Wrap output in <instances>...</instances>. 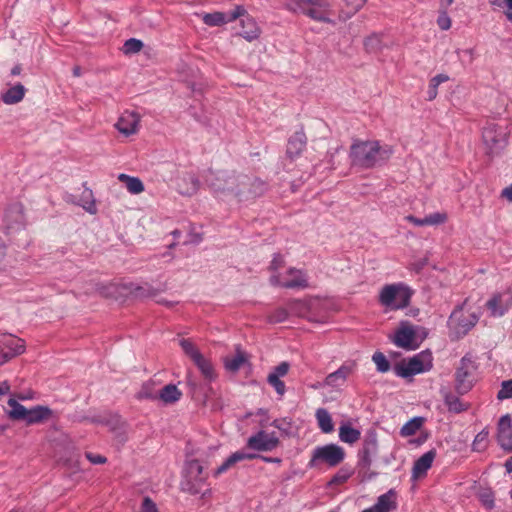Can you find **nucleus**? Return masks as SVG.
Listing matches in <instances>:
<instances>
[{
	"label": "nucleus",
	"instance_id": "obj_1",
	"mask_svg": "<svg viewBox=\"0 0 512 512\" xmlns=\"http://www.w3.org/2000/svg\"><path fill=\"white\" fill-rule=\"evenodd\" d=\"M394 153L390 145H381L377 140H357L350 147L351 163L362 168H373L386 162Z\"/></svg>",
	"mask_w": 512,
	"mask_h": 512
},
{
	"label": "nucleus",
	"instance_id": "obj_2",
	"mask_svg": "<svg viewBox=\"0 0 512 512\" xmlns=\"http://www.w3.org/2000/svg\"><path fill=\"white\" fill-rule=\"evenodd\" d=\"M206 182L214 194L221 199L235 197L239 201L247 200L246 188L249 184V176L235 173L210 171Z\"/></svg>",
	"mask_w": 512,
	"mask_h": 512
},
{
	"label": "nucleus",
	"instance_id": "obj_3",
	"mask_svg": "<svg viewBox=\"0 0 512 512\" xmlns=\"http://www.w3.org/2000/svg\"><path fill=\"white\" fill-rule=\"evenodd\" d=\"M286 7L295 13H302L312 20L331 23L332 5L329 0H288Z\"/></svg>",
	"mask_w": 512,
	"mask_h": 512
},
{
	"label": "nucleus",
	"instance_id": "obj_4",
	"mask_svg": "<svg viewBox=\"0 0 512 512\" xmlns=\"http://www.w3.org/2000/svg\"><path fill=\"white\" fill-rule=\"evenodd\" d=\"M412 296V292L403 283L387 284L379 293V303L387 310H399L406 308Z\"/></svg>",
	"mask_w": 512,
	"mask_h": 512
},
{
	"label": "nucleus",
	"instance_id": "obj_5",
	"mask_svg": "<svg viewBox=\"0 0 512 512\" xmlns=\"http://www.w3.org/2000/svg\"><path fill=\"white\" fill-rule=\"evenodd\" d=\"M207 479L208 474L203 472V466L198 460H187L183 469L181 489L191 495H196L207 484Z\"/></svg>",
	"mask_w": 512,
	"mask_h": 512
},
{
	"label": "nucleus",
	"instance_id": "obj_6",
	"mask_svg": "<svg viewBox=\"0 0 512 512\" xmlns=\"http://www.w3.org/2000/svg\"><path fill=\"white\" fill-rule=\"evenodd\" d=\"M345 456L346 452L344 448L337 444L330 443L323 446H317L312 451L308 467L314 468L320 464H326L329 467H336L344 461Z\"/></svg>",
	"mask_w": 512,
	"mask_h": 512
},
{
	"label": "nucleus",
	"instance_id": "obj_7",
	"mask_svg": "<svg viewBox=\"0 0 512 512\" xmlns=\"http://www.w3.org/2000/svg\"><path fill=\"white\" fill-rule=\"evenodd\" d=\"M432 368L431 353L421 352L410 358L408 361L398 363L395 368V374L402 378H409L416 374L424 373Z\"/></svg>",
	"mask_w": 512,
	"mask_h": 512
},
{
	"label": "nucleus",
	"instance_id": "obj_8",
	"mask_svg": "<svg viewBox=\"0 0 512 512\" xmlns=\"http://www.w3.org/2000/svg\"><path fill=\"white\" fill-rule=\"evenodd\" d=\"M477 365L473 358L465 355L456 367V389L459 393H467L474 385Z\"/></svg>",
	"mask_w": 512,
	"mask_h": 512
},
{
	"label": "nucleus",
	"instance_id": "obj_9",
	"mask_svg": "<svg viewBox=\"0 0 512 512\" xmlns=\"http://www.w3.org/2000/svg\"><path fill=\"white\" fill-rule=\"evenodd\" d=\"M270 283L275 286L291 289H304L308 287V281L305 273L302 270L295 268L288 269L284 274H272L270 277Z\"/></svg>",
	"mask_w": 512,
	"mask_h": 512
},
{
	"label": "nucleus",
	"instance_id": "obj_10",
	"mask_svg": "<svg viewBox=\"0 0 512 512\" xmlns=\"http://www.w3.org/2000/svg\"><path fill=\"white\" fill-rule=\"evenodd\" d=\"M392 341L397 347L405 350H415L419 347L421 339H418L416 327L409 322H401Z\"/></svg>",
	"mask_w": 512,
	"mask_h": 512
},
{
	"label": "nucleus",
	"instance_id": "obj_11",
	"mask_svg": "<svg viewBox=\"0 0 512 512\" xmlns=\"http://www.w3.org/2000/svg\"><path fill=\"white\" fill-rule=\"evenodd\" d=\"M475 313L465 312L462 307L456 308L450 316V324L457 336L467 334L478 322Z\"/></svg>",
	"mask_w": 512,
	"mask_h": 512
},
{
	"label": "nucleus",
	"instance_id": "obj_12",
	"mask_svg": "<svg viewBox=\"0 0 512 512\" xmlns=\"http://www.w3.org/2000/svg\"><path fill=\"white\" fill-rule=\"evenodd\" d=\"M279 444V438L275 432L260 430L247 440V447L256 451H272Z\"/></svg>",
	"mask_w": 512,
	"mask_h": 512
},
{
	"label": "nucleus",
	"instance_id": "obj_13",
	"mask_svg": "<svg viewBox=\"0 0 512 512\" xmlns=\"http://www.w3.org/2000/svg\"><path fill=\"white\" fill-rule=\"evenodd\" d=\"M24 341L15 336H6L0 345V366L24 352Z\"/></svg>",
	"mask_w": 512,
	"mask_h": 512
},
{
	"label": "nucleus",
	"instance_id": "obj_14",
	"mask_svg": "<svg viewBox=\"0 0 512 512\" xmlns=\"http://www.w3.org/2000/svg\"><path fill=\"white\" fill-rule=\"evenodd\" d=\"M140 115L134 111H125L115 124L116 129L125 136L136 134L140 126Z\"/></svg>",
	"mask_w": 512,
	"mask_h": 512
},
{
	"label": "nucleus",
	"instance_id": "obj_15",
	"mask_svg": "<svg viewBox=\"0 0 512 512\" xmlns=\"http://www.w3.org/2000/svg\"><path fill=\"white\" fill-rule=\"evenodd\" d=\"M245 9L243 6H236L235 9L230 13L229 16H227L223 12H213V13H206L202 16V21L204 24L214 27V26H221L228 22L235 21L240 16H244Z\"/></svg>",
	"mask_w": 512,
	"mask_h": 512
},
{
	"label": "nucleus",
	"instance_id": "obj_16",
	"mask_svg": "<svg viewBox=\"0 0 512 512\" xmlns=\"http://www.w3.org/2000/svg\"><path fill=\"white\" fill-rule=\"evenodd\" d=\"M377 449L378 440L376 433H368L365 436L362 448L359 451V465L363 468H369L372 463V455L377 452Z\"/></svg>",
	"mask_w": 512,
	"mask_h": 512
},
{
	"label": "nucleus",
	"instance_id": "obj_17",
	"mask_svg": "<svg viewBox=\"0 0 512 512\" xmlns=\"http://www.w3.org/2000/svg\"><path fill=\"white\" fill-rule=\"evenodd\" d=\"M436 457L434 449L427 451L419 457L412 468V479L417 480L426 476L427 471L431 468L432 463Z\"/></svg>",
	"mask_w": 512,
	"mask_h": 512
},
{
	"label": "nucleus",
	"instance_id": "obj_18",
	"mask_svg": "<svg viewBox=\"0 0 512 512\" xmlns=\"http://www.w3.org/2000/svg\"><path fill=\"white\" fill-rule=\"evenodd\" d=\"M503 132L495 124H487L482 132V138L489 149L488 153H494V149L503 140Z\"/></svg>",
	"mask_w": 512,
	"mask_h": 512
},
{
	"label": "nucleus",
	"instance_id": "obj_19",
	"mask_svg": "<svg viewBox=\"0 0 512 512\" xmlns=\"http://www.w3.org/2000/svg\"><path fill=\"white\" fill-rule=\"evenodd\" d=\"M498 443L503 449L511 448L512 444V427L511 420L508 415L501 417L498 423Z\"/></svg>",
	"mask_w": 512,
	"mask_h": 512
},
{
	"label": "nucleus",
	"instance_id": "obj_20",
	"mask_svg": "<svg viewBox=\"0 0 512 512\" xmlns=\"http://www.w3.org/2000/svg\"><path fill=\"white\" fill-rule=\"evenodd\" d=\"M240 24L242 27L241 32L239 33L247 41H253L257 39L260 35V29L256 23V21L247 14L245 11L244 16H240Z\"/></svg>",
	"mask_w": 512,
	"mask_h": 512
},
{
	"label": "nucleus",
	"instance_id": "obj_21",
	"mask_svg": "<svg viewBox=\"0 0 512 512\" xmlns=\"http://www.w3.org/2000/svg\"><path fill=\"white\" fill-rule=\"evenodd\" d=\"M396 508V494L392 490L380 495L376 503L370 507L373 512H391Z\"/></svg>",
	"mask_w": 512,
	"mask_h": 512
},
{
	"label": "nucleus",
	"instance_id": "obj_22",
	"mask_svg": "<svg viewBox=\"0 0 512 512\" xmlns=\"http://www.w3.org/2000/svg\"><path fill=\"white\" fill-rule=\"evenodd\" d=\"M255 454H248L242 451H236L230 455L213 473L214 477H219L221 474L227 472L233 465L239 461L251 460L256 458Z\"/></svg>",
	"mask_w": 512,
	"mask_h": 512
},
{
	"label": "nucleus",
	"instance_id": "obj_23",
	"mask_svg": "<svg viewBox=\"0 0 512 512\" xmlns=\"http://www.w3.org/2000/svg\"><path fill=\"white\" fill-rule=\"evenodd\" d=\"M306 146V136L303 132H295L288 141L287 155L293 159L298 157Z\"/></svg>",
	"mask_w": 512,
	"mask_h": 512
},
{
	"label": "nucleus",
	"instance_id": "obj_24",
	"mask_svg": "<svg viewBox=\"0 0 512 512\" xmlns=\"http://www.w3.org/2000/svg\"><path fill=\"white\" fill-rule=\"evenodd\" d=\"M52 411L46 406H35L28 409L25 422L27 425L38 424L50 418Z\"/></svg>",
	"mask_w": 512,
	"mask_h": 512
},
{
	"label": "nucleus",
	"instance_id": "obj_25",
	"mask_svg": "<svg viewBox=\"0 0 512 512\" xmlns=\"http://www.w3.org/2000/svg\"><path fill=\"white\" fill-rule=\"evenodd\" d=\"M26 89L22 84H16L2 94L1 100L7 105L21 102L25 96Z\"/></svg>",
	"mask_w": 512,
	"mask_h": 512
},
{
	"label": "nucleus",
	"instance_id": "obj_26",
	"mask_svg": "<svg viewBox=\"0 0 512 512\" xmlns=\"http://www.w3.org/2000/svg\"><path fill=\"white\" fill-rule=\"evenodd\" d=\"M223 361L224 366L228 371L236 372L247 361L246 353L237 347L236 353L234 355L224 357Z\"/></svg>",
	"mask_w": 512,
	"mask_h": 512
},
{
	"label": "nucleus",
	"instance_id": "obj_27",
	"mask_svg": "<svg viewBox=\"0 0 512 512\" xmlns=\"http://www.w3.org/2000/svg\"><path fill=\"white\" fill-rule=\"evenodd\" d=\"M503 296V294L497 293L486 303L487 308L494 317L503 316L509 308V304L503 300Z\"/></svg>",
	"mask_w": 512,
	"mask_h": 512
},
{
	"label": "nucleus",
	"instance_id": "obj_28",
	"mask_svg": "<svg viewBox=\"0 0 512 512\" xmlns=\"http://www.w3.org/2000/svg\"><path fill=\"white\" fill-rule=\"evenodd\" d=\"M351 373V368L348 366H341L337 371L330 373L326 379L325 384L331 387H340L342 386L347 377Z\"/></svg>",
	"mask_w": 512,
	"mask_h": 512
},
{
	"label": "nucleus",
	"instance_id": "obj_29",
	"mask_svg": "<svg viewBox=\"0 0 512 512\" xmlns=\"http://www.w3.org/2000/svg\"><path fill=\"white\" fill-rule=\"evenodd\" d=\"M181 396V391L174 384H168L164 386L159 393L157 392V399H160L165 404L175 403Z\"/></svg>",
	"mask_w": 512,
	"mask_h": 512
},
{
	"label": "nucleus",
	"instance_id": "obj_30",
	"mask_svg": "<svg viewBox=\"0 0 512 512\" xmlns=\"http://www.w3.org/2000/svg\"><path fill=\"white\" fill-rule=\"evenodd\" d=\"M118 180L125 184L126 189L131 194H140L145 189L143 182L138 177L121 173L118 175Z\"/></svg>",
	"mask_w": 512,
	"mask_h": 512
},
{
	"label": "nucleus",
	"instance_id": "obj_31",
	"mask_svg": "<svg viewBox=\"0 0 512 512\" xmlns=\"http://www.w3.org/2000/svg\"><path fill=\"white\" fill-rule=\"evenodd\" d=\"M193 362L206 380L212 381L216 378L214 366L211 361L205 358L202 354L193 360Z\"/></svg>",
	"mask_w": 512,
	"mask_h": 512
},
{
	"label": "nucleus",
	"instance_id": "obj_32",
	"mask_svg": "<svg viewBox=\"0 0 512 512\" xmlns=\"http://www.w3.org/2000/svg\"><path fill=\"white\" fill-rule=\"evenodd\" d=\"M361 438V432L350 424H342L339 427V439L347 444H354Z\"/></svg>",
	"mask_w": 512,
	"mask_h": 512
},
{
	"label": "nucleus",
	"instance_id": "obj_33",
	"mask_svg": "<svg viewBox=\"0 0 512 512\" xmlns=\"http://www.w3.org/2000/svg\"><path fill=\"white\" fill-rule=\"evenodd\" d=\"M315 417L318 423L319 428L323 433H331L334 430V425L332 422L331 415L324 408H319L316 410Z\"/></svg>",
	"mask_w": 512,
	"mask_h": 512
},
{
	"label": "nucleus",
	"instance_id": "obj_34",
	"mask_svg": "<svg viewBox=\"0 0 512 512\" xmlns=\"http://www.w3.org/2000/svg\"><path fill=\"white\" fill-rule=\"evenodd\" d=\"M424 423L423 417H414L411 420H409L407 423H405L401 430L400 434L402 437H409L413 436L417 433V431L422 427Z\"/></svg>",
	"mask_w": 512,
	"mask_h": 512
},
{
	"label": "nucleus",
	"instance_id": "obj_35",
	"mask_svg": "<svg viewBox=\"0 0 512 512\" xmlns=\"http://www.w3.org/2000/svg\"><path fill=\"white\" fill-rule=\"evenodd\" d=\"M266 190V184L258 179V178H251L249 177V184L246 188L247 193V200L255 198L257 196L262 195Z\"/></svg>",
	"mask_w": 512,
	"mask_h": 512
},
{
	"label": "nucleus",
	"instance_id": "obj_36",
	"mask_svg": "<svg viewBox=\"0 0 512 512\" xmlns=\"http://www.w3.org/2000/svg\"><path fill=\"white\" fill-rule=\"evenodd\" d=\"M8 405L11 408L10 411L8 412V415H9V417L11 419H13V420H24L25 421V418H26V415H27V411H28L27 408H25L23 405L18 403L13 398H10L8 400Z\"/></svg>",
	"mask_w": 512,
	"mask_h": 512
},
{
	"label": "nucleus",
	"instance_id": "obj_37",
	"mask_svg": "<svg viewBox=\"0 0 512 512\" xmlns=\"http://www.w3.org/2000/svg\"><path fill=\"white\" fill-rule=\"evenodd\" d=\"M449 80V76L446 75V74H438L436 76H434L430 82H429V87H428V91H427V94H428V100H433L436 98L437 96V88L440 84L444 83V82H447Z\"/></svg>",
	"mask_w": 512,
	"mask_h": 512
},
{
	"label": "nucleus",
	"instance_id": "obj_38",
	"mask_svg": "<svg viewBox=\"0 0 512 512\" xmlns=\"http://www.w3.org/2000/svg\"><path fill=\"white\" fill-rule=\"evenodd\" d=\"M137 399L143 400V399H150L155 400L157 399V391L155 389V385L153 382H146L142 385L140 390L137 392L136 395Z\"/></svg>",
	"mask_w": 512,
	"mask_h": 512
},
{
	"label": "nucleus",
	"instance_id": "obj_39",
	"mask_svg": "<svg viewBox=\"0 0 512 512\" xmlns=\"http://www.w3.org/2000/svg\"><path fill=\"white\" fill-rule=\"evenodd\" d=\"M445 404L450 411L460 413L467 409V404L463 403L459 397L449 394L445 397Z\"/></svg>",
	"mask_w": 512,
	"mask_h": 512
},
{
	"label": "nucleus",
	"instance_id": "obj_40",
	"mask_svg": "<svg viewBox=\"0 0 512 512\" xmlns=\"http://www.w3.org/2000/svg\"><path fill=\"white\" fill-rule=\"evenodd\" d=\"M179 345L181 346L182 350L184 351V353L193 361L195 360L198 356L201 355L200 351L198 350V348L194 345V343L192 341H190L189 339H181L179 341Z\"/></svg>",
	"mask_w": 512,
	"mask_h": 512
},
{
	"label": "nucleus",
	"instance_id": "obj_41",
	"mask_svg": "<svg viewBox=\"0 0 512 512\" xmlns=\"http://www.w3.org/2000/svg\"><path fill=\"white\" fill-rule=\"evenodd\" d=\"M353 475L350 467H342L330 480L331 485H341L345 483Z\"/></svg>",
	"mask_w": 512,
	"mask_h": 512
},
{
	"label": "nucleus",
	"instance_id": "obj_42",
	"mask_svg": "<svg viewBox=\"0 0 512 512\" xmlns=\"http://www.w3.org/2000/svg\"><path fill=\"white\" fill-rule=\"evenodd\" d=\"M372 360L375 363L377 370L381 373L388 372L390 370V363L381 352H375L372 356Z\"/></svg>",
	"mask_w": 512,
	"mask_h": 512
},
{
	"label": "nucleus",
	"instance_id": "obj_43",
	"mask_svg": "<svg viewBox=\"0 0 512 512\" xmlns=\"http://www.w3.org/2000/svg\"><path fill=\"white\" fill-rule=\"evenodd\" d=\"M487 445H488V432L481 431L476 435V437L472 443V449H473V451L481 452L486 449Z\"/></svg>",
	"mask_w": 512,
	"mask_h": 512
},
{
	"label": "nucleus",
	"instance_id": "obj_44",
	"mask_svg": "<svg viewBox=\"0 0 512 512\" xmlns=\"http://www.w3.org/2000/svg\"><path fill=\"white\" fill-rule=\"evenodd\" d=\"M447 214L444 212H436L425 217L426 226H436L447 221Z\"/></svg>",
	"mask_w": 512,
	"mask_h": 512
},
{
	"label": "nucleus",
	"instance_id": "obj_45",
	"mask_svg": "<svg viewBox=\"0 0 512 512\" xmlns=\"http://www.w3.org/2000/svg\"><path fill=\"white\" fill-rule=\"evenodd\" d=\"M267 381L280 396L284 395L286 391V386L285 383L282 380H280V377H277V375L270 373L267 377Z\"/></svg>",
	"mask_w": 512,
	"mask_h": 512
},
{
	"label": "nucleus",
	"instance_id": "obj_46",
	"mask_svg": "<svg viewBox=\"0 0 512 512\" xmlns=\"http://www.w3.org/2000/svg\"><path fill=\"white\" fill-rule=\"evenodd\" d=\"M348 11L346 14V18L351 17L357 11H359L367 2V0H344Z\"/></svg>",
	"mask_w": 512,
	"mask_h": 512
},
{
	"label": "nucleus",
	"instance_id": "obj_47",
	"mask_svg": "<svg viewBox=\"0 0 512 512\" xmlns=\"http://www.w3.org/2000/svg\"><path fill=\"white\" fill-rule=\"evenodd\" d=\"M92 198V192L87 190L83 193L81 200H84V203L81 206L89 213L95 214L97 212L95 201L89 200Z\"/></svg>",
	"mask_w": 512,
	"mask_h": 512
},
{
	"label": "nucleus",
	"instance_id": "obj_48",
	"mask_svg": "<svg viewBox=\"0 0 512 512\" xmlns=\"http://www.w3.org/2000/svg\"><path fill=\"white\" fill-rule=\"evenodd\" d=\"M497 398L499 400L512 398V380H506L502 382L501 388L497 393Z\"/></svg>",
	"mask_w": 512,
	"mask_h": 512
},
{
	"label": "nucleus",
	"instance_id": "obj_49",
	"mask_svg": "<svg viewBox=\"0 0 512 512\" xmlns=\"http://www.w3.org/2000/svg\"><path fill=\"white\" fill-rule=\"evenodd\" d=\"M143 47V43L138 40V39H135V38H131V39H128L125 43H124V52L126 54H129V53H137L139 52Z\"/></svg>",
	"mask_w": 512,
	"mask_h": 512
},
{
	"label": "nucleus",
	"instance_id": "obj_50",
	"mask_svg": "<svg viewBox=\"0 0 512 512\" xmlns=\"http://www.w3.org/2000/svg\"><path fill=\"white\" fill-rule=\"evenodd\" d=\"M269 322L271 323H280L285 321L288 318V311L283 308L279 307L275 309L269 316Z\"/></svg>",
	"mask_w": 512,
	"mask_h": 512
},
{
	"label": "nucleus",
	"instance_id": "obj_51",
	"mask_svg": "<svg viewBox=\"0 0 512 512\" xmlns=\"http://www.w3.org/2000/svg\"><path fill=\"white\" fill-rule=\"evenodd\" d=\"M381 40L379 36L372 35L370 37H367L364 41V46L367 51L369 52H375L380 49Z\"/></svg>",
	"mask_w": 512,
	"mask_h": 512
},
{
	"label": "nucleus",
	"instance_id": "obj_52",
	"mask_svg": "<svg viewBox=\"0 0 512 512\" xmlns=\"http://www.w3.org/2000/svg\"><path fill=\"white\" fill-rule=\"evenodd\" d=\"M284 263V258L280 254H276L270 262L269 270L272 274H278L277 271L284 267Z\"/></svg>",
	"mask_w": 512,
	"mask_h": 512
},
{
	"label": "nucleus",
	"instance_id": "obj_53",
	"mask_svg": "<svg viewBox=\"0 0 512 512\" xmlns=\"http://www.w3.org/2000/svg\"><path fill=\"white\" fill-rule=\"evenodd\" d=\"M437 24L441 30H448L451 27V19L447 15L446 11H442L437 19Z\"/></svg>",
	"mask_w": 512,
	"mask_h": 512
},
{
	"label": "nucleus",
	"instance_id": "obj_54",
	"mask_svg": "<svg viewBox=\"0 0 512 512\" xmlns=\"http://www.w3.org/2000/svg\"><path fill=\"white\" fill-rule=\"evenodd\" d=\"M139 512H159V510L151 498L145 497L142 501Z\"/></svg>",
	"mask_w": 512,
	"mask_h": 512
},
{
	"label": "nucleus",
	"instance_id": "obj_55",
	"mask_svg": "<svg viewBox=\"0 0 512 512\" xmlns=\"http://www.w3.org/2000/svg\"><path fill=\"white\" fill-rule=\"evenodd\" d=\"M289 367L290 366L287 362H282L279 365H277L274 368V371L271 373L274 375H277V377H283V376L287 375V373L289 371Z\"/></svg>",
	"mask_w": 512,
	"mask_h": 512
},
{
	"label": "nucleus",
	"instance_id": "obj_56",
	"mask_svg": "<svg viewBox=\"0 0 512 512\" xmlns=\"http://www.w3.org/2000/svg\"><path fill=\"white\" fill-rule=\"evenodd\" d=\"M86 458L92 463V464H104L106 463L107 459L106 457L100 455V454H93L91 452H87Z\"/></svg>",
	"mask_w": 512,
	"mask_h": 512
},
{
	"label": "nucleus",
	"instance_id": "obj_57",
	"mask_svg": "<svg viewBox=\"0 0 512 512\" xmlns=\"http://www.w3.org/2000/svg\"><path fill=\"white\" fill-rule=\"evenodd\" d=\"M191 187L181 191L183 194L191 195L198 190L199 182L194 176H189Z\"/></svg>",
	"mask_w": 512,
	"mask_h": 512
},
{
	"label": "nucleus",
	"instance_id": "obj_58",
	"mask_svg": "<svg viewBox=\"0 0 512 512\" xmlns=\"http://www.w3.org/2000/svg\"><path fill=\"white\" fill-rule=\"evenodd\" d=\"M405 220L412 223L415 226H426L425 217L421 219L413 215H408L405 217Z\"/></svg>",
	"mask_w": 512,
	"mask_h": 512
},
{
	"label": "nucleus",
	"instance_id": "obj_59",
	"mask_svg": "<svg viewBox=\"0 0 512 512\" xmlns=\"http://www.w3.org/2000/svg\"><path fill=\"white\" fill-rule=\"evenodd\" d=\"M502 197L512 202V184L502 190Z\"/></svg>",
	"mask_w": 512,
	"mask_h": 512
},
{
	"label": "nucleus",
	"instance_id": "obj_60",
	"mask_svg": "<svg viewBox=\"0 0 512 512\" xmlns=\"http://www.w3.org/2000/svg\"><path fill=\"white\" fill-rule=\"evenodd\" d=\"M10 391V384L7 381L0 383V395H5Z\"/></svg>",
	"mask_w": 512,
	"mask_h": 512
},
{
	"label": "nucleus",
	"instance_id": "obj_61",
	"mask_svg": "<svg viewBox=\"0 0 512 512\" xmlns=\"http://www.w3.org/2000/svg\"><path fill=\"white\" fill-rule=\"evenodd\" d=\"M440 7L446 10L449 6H451L454 0H439Z\"/></svg>",
	"mask_w": 512,
	"mask_h": 512
},
{
	"label": "nucleus",
	"instance_id": "obj_62",
	"mask_svg": "<svg viewBox=\"0 0 512 512\" xmlns=\"http://www.w3.org/2000/svg\"><path fill=\"white\" fill-rule=\"evenodd\" d=\"M504 466L508 473H512V456L506 460Z\"/></svg>",
	"mask_w": 512,
	"mask_h": 512
},
{
	"label": "nucleus",
	"instance_id": "obj_63",
	"mask_svg": "<svg viewBox=\"0 0 512 512\" xmlns=\"http://www.w3.org/2000/svg\"><path fill=\"white\" fill-rule=\"evenodd\" d=\"M22 71V67L21 65H15L12 69H11V75L13 76H17L21 73Z\"/></svg>",
	"mask_w": 512,
	"mask_h": 512
},
{
	"label": "nucleus",
	"instance_id": "obj_64",
	"mask_svg": "<svg viewBox=\"0 0 512 512\" xmlns=\"http://www.w3.org/2000/svg\"><path fill=\"white\" fill-rule=\"evenodd\" d=\"M73 75L76 76V77H79L81 75L80 73V67H75L73 69Z\"/></svg>",
	"mask_w": 512,
	"mask_h": 512
}]
</instances>
